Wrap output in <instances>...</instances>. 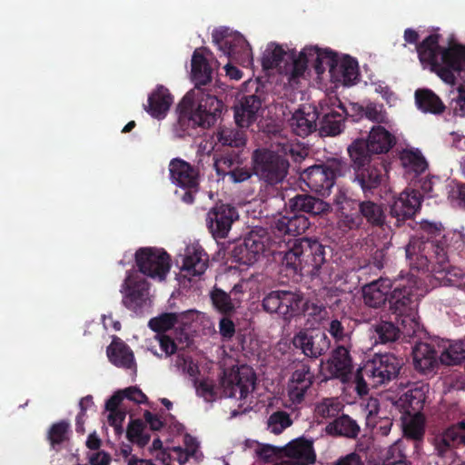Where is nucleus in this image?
I'll return each instance as SVG.
<instances>
[{"instance_id": "obj_1", "label": "nucleus", "mask_w": 465, "mask_h": 465, "mask_svg": "<svg viewBox=\"0 0 465 465\" xmlns=\"http://www.w3.org/2000/svg\"><path fill=\"white\" fill-rule=\"evenodd\" d=\"M420 237L410 241L406 247V257L410 266L417 271L434 272H448L451 245L455 241L458 247L463 244L460 232L444 233L440 223L422 221L420 223Z\"/></svg>"}, {"instance_id": "obj_2", "label": "nucleus", "mask_w": 465, "mask_h": 465, "mask_svg": "<svg viewBox=\"0 0 465 465\" xmlns=\"http://www.w3.org/2000/svg\"><path fill=\"white\" fill-rule=\"evenodd\" d=\"M404 40L408 44H415L420 62L430 66L443 82L449 84L456 83V76L465 72V46L453 44L449 47L440 46V35L430 34L418 44L420 35L412 28L404 31Z\"/></svg>"}, {"instance_id": "obj_3", "label": "nucleus", "mask_w": 465, "mask_h": 465, "mask_svg": "<svg viewBox=\"0 0 465 465\" xmlns=\"http://www.w3.org/2000/svg\"><path fill=\"white\" fill-rule=\"evenodd\" d=\"M212 74L213 69L206 57L199 50H195L192 56V79L195 87L189 92L194 93L193 108L209 127L215 124L223 107L221 100L205 93L202 88L212 81Z\"/></svg>"}, {"instance_id": "obj_4", "label": "nucleus", "mask_w": 465, "mask_h": 465, "mask_svg": "<svg viewBox=\"0 0 465 465\" xmlns=\"http://www.w3.org/2000/svg\"><path fill=\"white\" fill-rule=\"evenodd\" d=\"M389 312L394 316L397 324L403 331L411 335L419 329L418 295L414 286L411 283L393 285L388 300Z\"/></svg>"}, {"instance_id": "obj_5", "label": "nucleus", "mask_w": 465, "mask_h": 465, "mask_svg": "<svg viewBox=\"0 0 465 465\" xmlns=\"http://www.w3.org/2000/svg\"><path fill=\"white\" fill-rule=\"evenodd\" d=\"M311 64L317 74L325 72L326 67L331 71L337 65V54L331 49H322L317 45L305 46L298 55L294 51L290 52L282 73L289 75L291 81L302 76Z\"/></svg>"}, {"instance_id": "obj_6", "label": "nucleus", "mask_w": 465, "mask_h": 465, "mask_svg": "<svg viewBox=\"0 0 465 465\" xmlns=\"http://www.w3.org/2000/svg\"><path fill=\"white\" fill-rule=\"evenodd\" d=\"M446 417L455 422L435 434L431 443L437 457L451 461L456 450L465 446V415L462 416L458 405L452 404L448 408Z\"/></svg>"}, {"instance_id": "obj_7", "label": "nucleus", "mask_w": 465, "mask_h": 465, "mask_svg": "<svg viewBox=\"0 0 465 465\" xmlns=\"http://www.w3.org/2000/svg\"><path fill=\"white\" fill-rule=\"evenodd\" d=\"M253 173L259 180L272 188H276L286 178L289 161L282 155L267 148H257L252 153Z\"/></svg>"}, {"instance_id": "obj_8", "label": "nucleus", "mask_w": 465, "mask_h": 465, "mask_svg": "<svg viewBox=\"0 0 465 465\" xmlns=\"http://www.w3.org/2000/svg\"><path fill=\"white\" fill-rule=\"evenodd\" d=\"M353 168V183H357L365 198L374 195L376 192L386 186L388 180V162L383 158L361 157L356 161L350 157Z\"/></svg>"}, {"instance_id": "obj_9", "label": "nucleus", "mask_w": 465, "mask_h": 465, "mask_svg": "<svg viewBox=\"0 0 465 465\" xmlns=\"http://www.w3.org/2000/svg\"><path fill=\"white\" fill-rule=\"evenodd\" d=\"M347 163L341 158H329L321 164H314L303 170L302 180L307 186L322 196H328L338 177L342 176Z\"/></svg>"}, {"instance_id": "obj_10", "label": "nucleus", "mask_w": 465, "mask_h": 465, "mask_svg": "<svg viewBox=\"0 0 465 465\" xmlns=\"http://www.w3.org/2000/svg\"><path fill=\"white\" fill-rule=\"evenodd\" d=\"M279 248L271 240L268 231L260 227L252 230L244 238L243 242L232 250L235 260L244 265H252L266 253L275 254Z\"/></svg>"}, {"instance_id": "obj_11", "label": "nucleus", "mask_w": 465, "mask_h": 465, "mask_svg": "<svg viewBox=\"0 0 465 465\" xmlns=\"http://www.w3.org/2000/svg\"><path fill=\"white\" fill-rule=\"evenodd\" d=\"M395 143V136L383 126L377 125L371 128L366 140H355L348 147V153L350 157H354L357 162L360 155L367 158H380L375 155L388 153Z\"/></svg>"}, {"instance_id": "obj_12", "label": "nucleus", "mask_w": 465, "mask_h": 465, "mask_svg": "<svg viewBox=\"0 0 465 465\" xmlns=\"http://www.w3.org/2000/svg\"><path fill=\"white\" fill-rule=\"evenodd\" d=\"M318 131L322 137H335L344 132L350 112L338 97L320 103Z\"/></svg>"}, {"instance_id": "obj_13", "label": "nucleus", "mask_w": 465, "mask_h": 465, "mask_svg": "<svg viewBox=\"0 0 465 465\" xmlns=\"http://www.w3.org/2000/svg\"><path fill=\"white\" fill-rule=\"evenodd\" d=\"M303 294L299 291L276 290L269 292L262 300V308L269 313H276L290 322L302 314Z\"/></svg>"}, {"instance_id": "obj_14", "label": "nucleus", "mask_w": 465, "mask_h": 465, "mask_svg": "<svg viewBox=\"0 0 465 465\" xmlns=\"http://www.w3.org/2000/svg\"><path fill=\"white\" fill-rule=\"evenodd\" d=\"M169 172L172 182L183 190L182 193L176 191V194L184 203L193 204L200 190L199 169L181 158H174L169 163Z\"/></svg>"}, {"instance_id": "obj_15", "label": "nucleus", "mask_w": 465, "mask_h": 465, "mask_svg": "<svg viewBox=\"0 0 465 465\" xmlns=\"http://www.w3.org/2000/svg\"><path fill=\"white\" fill-rule=\"evenodd\" d=\"M134 257L139 272L159 282L165 280L171 269V256L163 249L141 247Z\"/></svg>"}, {"instance_id": "obj_16", "label": "nucleus", "mask_w": 465, "mask_h": 465, "mask_svg": "<svg viewBox=\"0 0 465 465\" xmlns=\"http://www.w3.org/2000/svg\"><path fill=\"white\" fill-rule=\"evenodd\" d=\"M403 365V359L392 353L376 354L364 364L363 374L377 387L396 379Z\"/></svg>"}, {"instance_id": "obj_17", "label": "nucleus", "mask_w": 465, "mask_h": 465, "mask_svg": "<svg viewBox=\"0 0 465 465\" xmlns=\"http://www.w3.org/2000/svg\"><path fill=\"white\" fill-rule=\"evenodd\" d=\"M255 381L253 370L247 365H242L225 372L221 384L225 397L244 400L254 390Z\"/></svg>"}, {"instance_id": "obj_18", "label": "nucleus", "mask_w": 465, "mask_h": 465, "mask_svg": "<svg viewBox=\"0 0 465 465\" xmlns=\"http://www.w3.org/2000/svg\"><path fill=\"white\" fill-rule=\"evenodd\" d=\"M213 42L223 54L236 62H249L252 48L247 40L239 33L230 34L226 28H218L212 34Z\"/></svg>"}, {"instance_id": "obj_19", "label": "nucleus", "mask_w": 465, "mask_h": 465, "mask_svg": "<svg viewBox=\"0 0 465 465\" xmlns=\"http://www.w3.org/2000/svg\"><path fill=\"white\" fill-rule=\"evenodd\" d=\"M239 218L237 209L228 203H217L206 214V226L215 240L225 239L232 223Z\"/></svg>"}, {"instance_id": "obj_20", "label": "nucleus", "mask_w": 465, "mask_h": 465, "mask_svg": "<svg viewBox=\"0 0 465 465\" xmlns=\"http://www.w3.org/2000/svg\"><path fill=\"white\" fill-rule=\"evenodd\" d=\"M193 92H188L177 105L178 121L175 131L179 137L193 136L198 127H209L193 108Z\"/></svg>"}, {"instance_id": "obj_21", "label": "nucleus", "mask_w": 465, "mask_h": 465, "mask_svg": "<svg viewBox=\"0 0 465 465\" xmlns=\"http://www.w3.org/2000/svg\"><path fill=\"white\" fill-rule=\"evenodd\" d=\"M270 202L281 203L282 210L287 206L291 213H304L312 216L320 215L329 212L330 205L322 199L310 194H296L286 203L282 192L277 190L276 194L269 199Z\"/></svg>"}, {"instance_id": "obj_22", "label": "nucleus", "mask_w": 465, "mask_h": 465, "mask_svg": "<svg viewBox=\"0 0 465 465\" xmlns=\"http://www.w3.org/2000/svg\"><path fill=\"white\" fill-rule=\"evenodd\" d=\"M298 253L304 263L305 273L318 277L322 266L325 263V247L316 239L301 238L295 240Z\"/></svg>"}, {"instance_id": "obj_23", "label": "nucleus", "mask_w": 465, "mask_h": 465, "mask_svg": "<svg viewBox=\"0 0 465 465\" xmlns=\"http://www.w3.org/2000/svg\"><path fill=\"white\" fill-rule=\"evenodd\" d=\"M149 283L137 272H128L121 286L124 294L123 304L129 310L136 312L141 309L147 299Z\"/></svg>"}, {"instance_id": "obj_24", "label": "nucleus", "mask_w": 465, "mask_h": 465, "mask_svg": "<svg viewBox=\"0 0 465 465\" xmlns=\"http://www.w3.org/2000/svg\"><path fill=\"white\" fill-rule=\"evenodd\" d=\"M421 200V193L414 189H405L395 197L390 206L393 225L400 227L406 220L411 219L420 208Z\"/></svg>"}, {"instance_id": "obj_25", "label": "nucleus", "mask_w": 465, "mask_h": 465, "mask_svg": "<svg viewBox=\"0 0 465 465\" xmlns=\"http://www.w3.org/2000/svg\"><path fill=\"white\" fill-rule=\"evenodd\" d=\"M292 343L295 348L301 349L305 356L313 359L323 355L331 347L329 337L321 331L310 332L302 330L294 335Z\"/></svg>"}, {"instance_id": "obj_26", "label": "nucleus", "mask_w": 465, "mask_h": 465, "mask_svg": "<svg viewBox=\"0 0 465 465\" xmlns=\"http://www.w3.org/2000/svg\"><path fill=\"white\" fill-rule=\"evenodd\" d=\"M334 203L340 213L339 228L342 231L358 230L362 227L363 220L357 206V200L349 197L344 192L335 194Z\"/></svg>"}, {"instance_id": "obj_27", "label": "nucleus", "mask_w": 465, "mask_h": 465, "mask_svg": "<svg viewBox=\"0 0 465 465\" xmlns=\"http://www.w3.org/2000/svg\"><path fill=\"white\" fill-rule=\"evenodd\" d=\"M414 370L421 375L433 376L440 367V356L434 344L419 341L411 351Z\"/></svg>"}, {"instance_id": "obj_28", "label": "nucleus", "mask_w": 465, "mask_h": 465, "mask_svg": "<svg viewBox=\"0 0 465 465\" xmlns=\"http://www.w3.org/2000/svg\"><path fill=\"white\" fill-rule=\"evenodd\" d=\"M314 375L311 367L304 361L296 364L295 370L288 382V396L292 403L300 404L303 401L307 391L313 383Z\"/></svg>"}, {"instance_id": "obj_29", "label": "nucleus", "mask_w": 465, "mask_h": 465, "mask_svg": "<svg viewBox=\"0 0 465 465\" xmlns=\"http://www.w3.org/2000/svg\"><path fill=\"white\" fill-rule=\"evenodd\" d=\"M320 113L316 106L302 104L289 119L292 131L298 136L306 137L318 130Z\"/></svg>"}, {"instance_id": "obj_30", "label": "nucleus", "mask_w": 465, "mask_h": 465, "mask_svg": "<svg viewBox=\"0 0 465 465\" xmlns=\"http://www.w3.org/2000/svg\"><path fill=\"white\" fill-rule=\"evenodd\" d=\"M428 387L426 384H414L395 401L396 408L402 415L423 414Z\"/></svg>"}, {"instance_id": "obj_31", "label": "nucleus", "mask_w": 465, "mask_h": 465, "mask_svg": "<svg viewBox=\"0 0 465 465\" xmlns=\"http://www.w3.org/2000/svg\"><path fill=\"white\" fill-rule=\"evenodd\" d=\"M395 282L388 278H382L365 284L362 287L364 304L373 309H380L389 300L390 292Z\"/></svg>"}, {"instance_id": "obj_32", "label": "nucleus", "mask_w": 465, "mask_h": 465, "mask_svg": "<svg viewBox=\"0 0 465 465\" xmlns=\"http://www.w3.org/2000/svg\"><path fill=\"white\" fill-rule=\"evenodd\" d=\"M208 254L202 247L189 246L183 257L181 272L191 280L193 277L203 275L208 267Z\"/></svg>"}, {"instance_id": "obj_33", "label": "nucleus", "mask_w": 465, "mask_h": 465, "mask_svg": "<svg viewBox=\"0 0 465 465\" xmlns=\"http://www.w3.org/2000/svg\"><path fill=\"white\" fill-rule=\"evenodd\" d=\"M262 104V99L257 94L243 96L239 105L234 106V119L237 126L247 128L253 124L257 120Z\"/></svg>"}, {"instance_id": "obj_34", "label": "nucleus", "mask_w": 465, "mask_h": 465, "mask_svg": "<svg viewBox=\"0 0 465 465\" xmlns=\"http://www.w3.org/2000/svg\"><path fill=\"white\" fill-rule=\"evenodd\" d=\"M351 346H337L328 361V371L333 378L345 381L352 371Z\"/></svg>"}, {"instance_id": "obj_35", "label": "nucleus", "mask_w": 465, "mask_h": 465, "mask_svg": "<svg viewBox=\"0 0 465 465\" xmlns=\"http://www.w3.org/2000/svg\"><path fill=\"white\" fill-rule=\"evenodd\" d=\"M173 95L163 85H157L148 96V104L144 110L153 118L163 119L166 116L173 104Z\"/></svg>"}, {"instance_id": "obj_36", "label": "nucleus", "mask_w": 465, "mask_h": 465, "mask_svg": "<svg viewBox=\"0 0 465 465\" xmlns=\"http://www.w3.org/2000/svg\"><path fill=\"white\" fill-rule=\"evenodd\" d=\"M285 453L288 457L294 459L295 462L304 465L312 464L316 460L312 441L304 438H298L288 443Z\"/></svg>"}, {"instance_id": "obj_37", "label": "nucleus", "mask_w": 465, "mask_h": 465, "mask_svg": "<svg viewBox=\"0 0 465 465\" xmlns=\"http://www.w3.org/2000/svg\"><path fill=\"white\" fill-rule=\"evenodd\" d=\"M286 250L279 249L277 252L283 253L281 262V272H283L287 277L301 276L305 273L304 263H302L301 255L298 253V250L295 242L292 245L283 246Z\"/></svg>"}, {"instance_id": "obj_38", "label": "nucleus", "mask_w": 465, "mask_h": 465, "mask_svg": "<svg viewBox=\"0 0 465 465\" xmlns=\"http://www.w3.org/2000/svg\"><path fill=\"white\" fill-rule=\"evenodd\" d=\"M357 206L361 213L362 220H366V223L372 227L381 228L387 224L386 214L383 209L382 203H376L374 201L366 199L363 201L357 200ZM391 222L389 221V226Z\"/></svg>"}, {"instance_id": "obj_39", "label": "nucleus", "mask_w": 465, "mask_h": 465, "mask_svg": "<svg viewBox=\"0 0 465 465\" xmlns=\"http://www.w3.org/2000/svg\"><path fill=\"white\" fill-rule=\"evenodd\" d=\"M106 352L109 361L114 366L124 369L136 370L134 352L124 341H113L107 347Z\"/></svg>"}, {"instance_id": "obj_40", "label": "nucleus", "mask_w": 465, "mask_h": 465, "mask_svg": "<svg viewBox=\"0 0 465 465\" xmlns=\"http://www.w3.org/2000/svg\"><path fill=\"white\" fill-rule=\"evenodd\" d=\"M282 209L281 203H279L277 215H273L270 227L267 229L272 242L279 249H282V246H288L292 242L291 238H289L288 215H282L281 213Z\"/></svg>"}, {"instance_id": "obj_41", "label": "nucleus", "mask_w": 465, "mask_h": 465, "mask_svg": "<svg viewBox=\"0 0 465 465\" xmlns=\"http://www.w3.org/2000/svg\"><path fill=\"white\" fill-rule=\"evenodd\" d=\"M216 137L220 146L239 152L242 151L247 142L246 132L241 127H221Z\"/></svg>"}, {"instance_id": "obj_42", "label": "nucleus", "mask_w": 465, "mask_h": 465, "mask_svg": "<svg viewBox=\"0 0 465 465\" xmlns=\"http://www.w3.org/2000/svg\"><path fill=\"white\" fill-rule=\"evenodd\" d=\"M415 104L425 114H441L446 109L441 99L430 89L416 90Z\"/></svg>"}, {"instance_id": "obj_43", "label": "nucleus", "mask_w": 465, "mask_h": 465, "mask_svg": "<svg viewBox=\"0 0 465 465\" xmlns=\"http://www.w3.org/2000/svg\"><path fill=\"white\" fill-rule=\"evenodd\" d=\"M326 431L330 435L356 439L361 431V428L355 420L347 414H342L328 424Z\"/></svg>"}, {"instance_id": "obj_44", "label": "nucleus", "mask_w": 465, "mask_h": 465, "mask_svg": "<svg viewBox=\"0 0 465 465\" xmlns=\"http://www.w3.org/2000/svg\"><path fill=\"white\" fill-rule=\"evenodd\" d=\"M327 331L338 346H351L353 327L350 318L342 316L331 320Z\"/></svg>"}, {"instance_id": "obj_45", "label": "nucleus", "mask_w": 465, "mask_h": 465, "mask_svg": "<svg viewBox=\"0 0 465 465\" xmlns=\"http://www.w3.org/2000/svg\"><path fill=\"white\" fill-rule=\"evenodd\" d=\"M290 52L283 49L282 45L270 43L262 56V66L263 70L278 68L282 72V63H286Z\"/></svg>"}, {"instance_id": "obj_46", "label": "nucleus", "mask_w": 465, "mask_h": 465, "mask_svg": "<svg viewBox=\"0 0 465 465\" xmlns=\"http://www.w3.org/2000/svg\"><path fill=\"white\" fill-rule=\"evenodd\" d=\"M403 434L406 439L421 441L425 434V416L402 415Z\"/></svg>"}, {"instance_id": "obj_47", "label": "nucleus", "mask_w": 465, "mask_h": 465, "mask_svg": "<svg viewBox=\"0 0 465 465\" xmlns=\"http://www.w3.org/2000/svg\"><path fill=\"white\" fill-rule=\"evenodd\" d=\"M329 71L332 76H335L336 73H339L340 76L337 77L336 80L342 82L344 85L354 84L359 76L358 63L349 56L344 58L341 62L337 58L335 69H333V71L329 69Z\"/></svg>"}, {"instance_id": "obj_48", "label": "nucleus", "mask_w": 465, "mask_h": 465, "mask_svg": "<svg viewBox=\"0 0 465 465\" xmlns=\"http://www.w3.org/2000/svg\"><path fill=\"white\" fill-rule=\"evenodd\" d=\"M242 162L241 152L232 150L231 152L224 149L223 153L214 157V169L219 176L226 177L231 172Z\"/></svg>"}, {"instance_id": "obj_49", "label": "nucleus", "mask_w": 465, "mask_h": 465, "mask_svg": "<svg viewBox=\"0 0 465 465\" xmlns=\"http://www.w3.org/2000/svg\"><path fill=\"white\" fill-rule=\"evenodd\" d=\"M400 327L392 322L381 321L373 325V337L375 343L387 344L397 341L400 338Z\"/></svg>"}, {"instance_id": "obj_50", "label": "nucleus", "mask_w": 465, "mask_h": 465, "mask_svg": "<svg viewBox=\"0 0 465 465\" xmlns=\"http://www.w3.org/2000/svg\"><path fill=\"white\" fill-rule=\"evenodd\" d=\"M440 356V362L443 365H458L465 360V342L463 341H455L446 347Z\"/></svg>"}, {"instance_id": "obj_51", "label": "nucleus", "mask_w": 465, "mask_h": 465, "mask_svg": "<svg viewBox=\"0 0 465 465\" xmlns=\"http://www.w3.org/2000/svg\"><path fill=\"white\" fill-rule=\"evenodd\" d=\"M214 309L223 316H232L236 310L229 293L220 288L214 287L210 293Z\"/></svg>"}, {"instance_id": "obj_52", "label": "nucleus", "mask_w": 465, "mask_h": 465, "mask_svg": "<svg viewBox=\"0 0 465 465\" xmlns=\"http://www.w3.org/2000/svg\"><path fill=\"white\" fill-rule=\"evenodd\" d=\"M400 159L406 170L413 172L417 175L424 173L428 168L424 156L418 150H405L401 153Z\"/></svg>"}, {"instance_id": "obj_53", "label": "nucleus", "mask_w": 465, "mask_h": 465, "mask_svg": "<svg viewBox=\"0 0 465 465\" xmlns=\"http://www.w3.org/2000/svg\"><path fill=\"white\" fill-rule=\"evenodd\" d=\"M145 424L143 420H132L126 430L127 440L140 448L145 447L150 441V435L144 433Z\"/></svg>"}, {"instance_id": "obj_54", "label": "nucleus", "mask_w": 465, "mask_h": 465, "mask_svg": "<svg viewBox=\"0 0 465 465\" xmlns=\"http://www.w3.org/2000/svg\"><path fill=\"white\" fill-rule=\"evenodd\" d=\"M178 317L173 312H164L158 317L152 318L149 322V328L157 332L158 334H164L168 330H171L177 322Z\"/></svg>"}, {"instance_id": "obj_55", "label": "nucleus", "mask_w": 465, "mask_h": 465, "mask_svg": "<svg viewBox=\"0 0 465 465\" xmlns=\"http://www.w3.org/2000/svg\"><path fill=\"white\" fill-rule=\"evenodd\" d=\"M70 423L67 420H60L56 423H54L47 434V439L50 441V444L54 447L55 445H60L64 441L67 440V434L69 432Z\"/></svg>"}, {"instance_id": "obj_56", "label": "nucleus", "mask_w": 465, "mask_h": 465, "mask_svg": "<svg viewBox=\"0 0 465 465\" xmlns=\"http://www.w3.org/2000/svg\"><path fill=\"white\" fill-rule=\"evenodd\" d=\"M292 215H288V226H289V238L291 236H297L304 233L311 226L309 219L297 213H292Z\"/></svg>"}, {"instance_id": "obj_57", "label": "nucleus", "mask_w": 465, "mask_h": 465, "mask_svg": "<svg viewBox=\"0 0 465 465\" xmlns=\"http://www.w3.org/2000/svg\"><path fill=\"white\" fill-rule=\"evenodd\" d=\"M292 425L290 415L285 411L273 412L268 420V426L274 434H280Z\"/></svg>"}, {"instance_id": "obj_58", "label": "nucleus", "mask_w": 465, "mask_h": 465, "mask_svg": "<svg viewBox=\"0 0 465 465\" xmlns=\"http://www.w3.org/2000/svg\"><path fill=\"white\" fill-rule=\"evenodd\" d=\"M448 199L455 207H465V183H451L447 186Z\"/></svg>"}, {"instance_id": "obj_59", "label": "nucleus", "mask_w": 465, "mask_h": 465, "mask_svg": "<svg viewBox=\"0 0 465 465\" xmlns=\"http://www.w3.org/2000/svg\"><path fill=\"white\" fill-rule=\"evenodd\" d=\"M175 367L183 374H188L192 378H196L200 372L197 363L191 356L178 353L175 359Z\"/></svg>"}, {"instance_id": "obj_60", "label": "nucleus", "mask_w": 465, "mask_h": 465, "mask_svg": "<svg viewBox=\"0 0 465 465\" xmlns=\"http://www.w3.org/2000/svg\"><path fill=\"white\" fill-rule=\"evenodd\" d=\"M363 116L378 124L387 122V114L383 105L375 103H369L365 106Z\"/></svg>"}, {"instance_id": "obj_61", "label": "nucleus", "mask_w": 465, "mask_h": 465, "mask_svg": "<svg viewBox=\"0 0 465 465\" xmlns=\"http://www.w3.org/2000/svg\"><path fill=\"white\" fill-rule=\"evenodd\" d=\"M305 314L317 320L324 319L327 315L326 305L303 300L302 315Z\"/></svg>"}, {"instance_id": "obj_62", "label": "nucleus", "mask_w": 465, "mask_h": 465, "mask_svg": "<svg viewBox=\"0 0 465 465\" xmlns=\"http://www.w3.org/2000/svg\"><path fill=\"white\" fill-rule=\"evenodd\" d=\"M384 465H412L408 457L400 449V446H392L388 451Z\"/></svg>"}, {"instance_id": "obj_63", "label": "nucleus", "mask_w": 465, "mask_h": 465, "mask_svg": "<svg viewBox=\"0 0 465 465\" xmlns=\"http://www.w3.org/2000/svg\"><path fill=\"white\" fill-rule=\"evenodd\" d=\"M253 173V170L252 171L250 168L246 166H240L238 164L235 166L233 170L228 173L227 177H229V180L234 183H243L245 181H248Z\"/></svg>"}, {"instance_id": "obj_64", "label": "nucleus", "mask_w": 465, "mask_h": 465, "mask_svg": "<svg viewBox=\"0 0 465 465\" xmlns=\"http://www.w3.org/2000/svg\"><path fill=\"white\" fill-rule=\"evenodd\" d=\"M126 412L124 411L117 410L109 411L107 420L110 426L114 428L117 434L123 431V422L124 421Z\"/></svg>"}]
</instances>
